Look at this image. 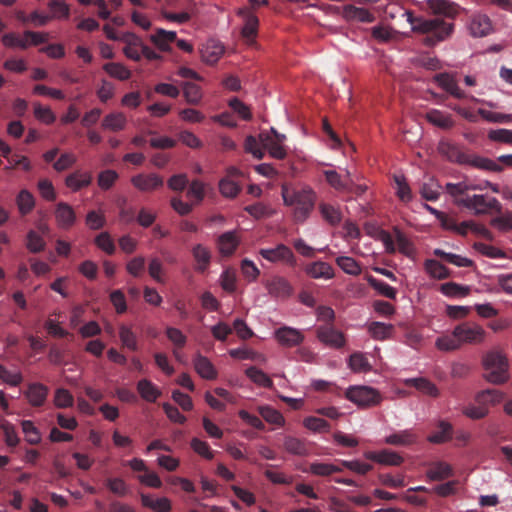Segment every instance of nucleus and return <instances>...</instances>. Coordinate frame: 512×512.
Masks as SVG:
<instances>
[{"mask_svg":"<svg viewBox=\"0 0 512 512\" xmlns=\"http://www.w3.org/2000/svg\"><path fill=\"white\" fill-rule=\"evenodd\" d=\"M54 217L60 229H70L77 220L76 213L71 205L66 202H58L55 205Z\"/></svg>","mask_w":512,"mask_h":512,"instance_id":"ddd939ff","label":"nucleus"},{"mask_svg":"<svg viewBox=\"0 0 512 512\" xmlns=\"http://www.w3.org/2000/svg\"><path fill=\"white\" fill-rule=\"evenodd\" d=\"M259 254L272 263L283 261L291 266L295 265V256L292 250L284 244H278L275 248L260 249Z\"/></svg>","mask_w":512,"mask_h":512,"instance_id":"9d476101","label":"nucleus"},{"mask_svg":"<svg viewBox=\"0 0 512 512\" xmlns=\"http://www.w3.org/2000/svg\"><path fill=\"white\" fill-rule=\"evenodd\" d=\"M426 271L431 277L442 280L450 276L448 268L437 260L429 259L425 262Z\"/></svg>","mask_w":512,"mask_h":512,"instance_id":"8fccbe9b","label":"nucleus"},{"mask_svg":"<svg viewBox=\"0 0 512 512\" xmlns=\"http://www.w3.org/2000/svg\"><path fill=\"white\" fill-rule=\"evenodd\" d=\"M26 247L31 253H39L45 249L46 242L41 235L30 230L26 236Z\"/></svg>","mask_w":512,"mask_h":512,"instance_id":"6e6d98bb","label":"nucleus"},{"mask_svg":"<svg viewBox=\"0 0 512 512\" xmlns=\"http://www.w3.org/2000/svg\"><path fill=\"white\" fill-rule=\"evenodd\" d=\"M439 152L444 155L449 161L456 162L458 164H467L469 161L470 154L465 153L462 149L451 143L442 141L439 144Z\"/></svg>","mask_w":512,"mask_h":512,"instance_id":"412c9836","label":"nucleus"},{"mask_svg":"<svg viewBox=\"0 0 512 512\" xmlns=\"http://www.w3.org/2000/svg\"><path fill=\"white\" fill-rule=\"evenodd\" d=\"M345 396L351 402L362 407L378 405L381 401L380 393L369 386H354L347 389Z\"/></svg>","mask_w":512,"mask_h":512,"instance_id":"0eeeda50","label":"nucleus"},{"mask_svg":"<svg viewBox=\"0 0 512 512\" xmlns=\"http://www.w3.org/2000/svg\"><path fill=\"white\" fill-rule=\"evenodd\" d=\"M284 204L294 207V218L297 222H304L314 208L316 195L311 189H290L282 187Z\"/></svg>","mask_w":512,"mask_h":512,"instance_id":"7ed1b4c3","label":"nucleus"},{"mask_svg":"<svg viewBox=\"0 0 512 512\" xmlns=\"http://www.w3.org/2000/svg\"><path fill=\"white\" fill-rule=\"evenodd\" d=\"M440 188L441 186L436 181L430 179L429 182L421 185L420 194L427 201H436L440 196Z\"/></svg>","mask_w":512,"mask_h":512,"instance_id":"bf43d9fd","label":"nucleus"},{"mask_svg":"<svg viewBox=\"0 0 512 512\" xmlns=\"http://www.w3.org/2000/svg\"><path fill=\"white\" fill-rule=\"evenodd\" d=\"M395 240L392 238L391 234L385 230H381L379 232V240L385 246V250L389 254H393L396 252L395 242L397 243L398 250L405 256H411L414 252L412 242L406 237V235L397 227L393 229Z\"/></svg>","mask_w":512,"mask_h":512,"instance_id":"423d86ee","label":"nucleus"},{"mask_svg":"<svg viewBox=\"0 0 512 512\" xmlns=\"http://www.w3.org/2000/svg\"><path fill=\"white\" fill-rule=\"evenodd\" d=\"M92 175L89 172L76 171L66 177V185L73 191H78L91 184Z\"/></svg>","mask_w":512,"mask_h":512,"instance_id":"7c9ffc66","label":"nucleus"},{"mask_svg":"<svg viewBox=\"0 0 512 512\" xmlns=\"http://www.w3.org/2000/svg\"><path fill=\"white\" fill-rule=\"evenodd\" d=\"M454 335L463 344H481L486 337L484 328L476 323L464 322L454 328Z\"/></svg>","mask_w":512,"mask_h":512,"instance_id":"6e6552de","label":"nucleus"},{"mask_svg":"<svg viewBox=\"0 0 512 512\" xmlns=\"http://www.w3.org/2000/svg\"><path fill=\"white\" fill-rule=\"evenodd\" d=\"M304 271L313 279H332L335 275L333 267L323 261H315L307 264Z\"/></svg>","mask_w":512,"mask_h":512,"instance_id":"5701e85b","label":"nucleus"},{"mask_svg":"<svg viewBox=\"0 0 512 512\" xmlns=\"http://www.w3.org/2000/svg\"><path fill=\"white\" fill-rule=\"evenodd\" d=\"M417 439L418 437L413 430L406 429L387 436L384 442L394 446H409L414 444Z\"/></svg>","mask_w":512,"mask_h":512,"instance_id":"a878e982","label":"nucleus"},{"mask_svg":"<svg viewBox=\"0 0 512 512\" xmlns=\"http://www.w3.org/2000/svg\"><path fill=\"white\" fill-rule=\"evenodd\" d=\"M22 431L25 434L26 441L31 445H36L41 441V434L38 428L30 420L21 422Z\"/></svg>","mask_w":512,"mask_h":512,"instance_id":"4d7b16f0","label":"nucleus"},{"mask_svg":"<svg viewBox=\"0 0 512 512\" xmlns=\"http://www.w3.org/2000/svg\"><path fill=\"white\" fill-rule=\"evenodd\" d=\"M137 391L141 398L147 402L154 403L161 396L158 387L148 379H141L137 383Z\"/></svg>","mask_w":512,"mask_h":512,"instance_id":"cd10ccee","label":"nucleus"},{"mask_svg":"<svg viewBox=\"0 0 512 512\" xmlns=\"http://www.w3.org/2000/svg\"><path fill=\"white\" fill-rule=\"evenodd\" d=\"M16 204L20 214L27 215L35 206L34 196L28 190L22 189L16 197Z\"/></svg>","mask_w":512,"mask_h":512,"instance_id":"c03bdc74","label":"nucleus"},{"mask_svg":"<svg viewBox=\"0 0 512 512\" xmlns=\"http://www.w3.org/2000/svg\"><path fill=\"white\" fill-rule=\"evenodd\" d=\"M365 458L382 465L399 466L403 463L404 459L397 452L391 450L369 451L364 454Z\"/></svg>","mask_w":512,"mask_h":512,"instance_id":"6ab92c4d","label":"nucleus"},{"mask_svg":"<svg viewBox=\"0 0 512 512\" xmlns=\"http://www.w3.org/2000/svg\"><path fill=\"white\" fill-rule=\"evenodd\" d=\"M0 380L10 386H18L23 381V375L19 370L11 371L6 366L0 365Z\"/></svg>","mask_w":512,"mask_h":512,"instance_id":"5fc2aeb1","label":"nucleus"},{"mask_svg":"<svg viewBox=\"0 0 512 512\" xmlns=\"http://www.w3.org/2000/svg\"><path fill=\"white\" fill-rule=\"evenodd\" d=\"M106 487L115 495L124 497L129 494L130 489L127 483L119 477L108 478L105 481Z\"/></svg>","mask_w":512,"mask_h":512,"instance_id":"864d4df0","label":"nucleus"},{"mask_svg":"<svg viewBox=\"0 0 512 512\" xmlns=\"http://www.w3.org/2000/svg\"><path fill=\"white\" fill-rule=\"evenodd\" d=\"M403 15L406 16L407 21L410 23L412 31L428 35L427 41L429 45L445 40L452 34L454 29L453 23L438 17L425 18L423 16H415L410 10H405Z\"/></svg>","mask_w":512,"mask_h":512,"instance_id":"f03ea898","label":"nucleus"},{"mask_svg":"<svg viewBox=\"0 0 512 512\" xmlns=\"http://www.w3.org/2000/svg\"><path fill=\"white\" fill-rule=\"evenodd\" d=\"M33 107L34 116L40 122L49 125L56 120V116L50 107L42 106L39 102L34 103Z\"/></svg>","mask_w":512,"mask_h":512,"instance_id":"0e129e2a","label":"nucleus"},{"mask_svg":"<svg viewBox=\"0 0 512 512\" xmlns=\"http://www.w3.org/2000/svg\"><path fill=\"white\" fill-rule=\"evenodd\" d=\"M469 31L473 37L481 38L489 35L493 30L491 19L482 13H475L469 21Z\"/></svg>","mask_w":512,"mask_h":512,"instance_id":"4468645a","label":"nucleus"},{"mask_svg":"<svg viewBox=\"0 0 512 512\" xmlns=\"http://www.w3.org/2000/svg\"><path fill=\"white\" fill-rule=\"evenodd\" d=\"M336 264L347 274L358 275L361 273L360 265L352 257L339 256L336 258Z\"/></svg>","mask_w":512,"mask_h":512,"instance_id":"680f3d73","label":"nucleus"},{"mask_svg":"<svg viewBox=\"0 0 512 512\" xmlns=\"http://www.w3.org/2000/svg\"><path fill=\"white\" fill-rule=\"evenodd\" d=\"M131 183L141 192H153L163 187L164 180L156 173H140L131 178Z\"/></svg>","mask_w":512,"mask_h":512,"instance_id":"9b49d317","label":"nucleus"},{"mask_svg":"<svg viewBox=\"0 0 512 512\" xmlns=\"http://www.w3.org/2000/svg\"><path fill=\"white\" fill-rule=\"evenodd\" d=\"M246 376L256 385L272 389L274 387V383L272 379L261 369L251 366L245 371Z\"/></svg>","mask_w":512,"mask_h":512,"instance_id":"72a5a7b5","label":"nucleus"},{"mask_svg":"<svg viewBox=\"0 0 512 512\" xmlns=\"http://www.w3.org/2000/svg\"><path fill=\"white\" fill-rule=\"evenodd\" d=\"M237 15L244 19L242 28V37L246 40H253L258 32L259 20L257 16L249 8H240Z\"/></svg>","mask_w":512,"mask_h":512,"instance_id":"dca6fc26","label":"nucleus"},{"mask_svg":"<svg viewBox=\"0 0 512 512\" xmlns=\"http://www.w3.org/2000/svg\"><path fill=\"white\" fill-rule=\"evenodd\" d=\"M452 475L451 466L445 462H436L427 471V477L433 481H441Z\"/></svg>","mask_w":512,"mask_h":512,"instance_id":"58836bf2","label":"nucleus"},{"mask_svg":"<svg viewBox=\"0 0 512 512\" xmlns=\"http://www.w3.org/2000/svg\"><path fill=\"white\" fill-rule=\"evenodd\" d=\"M202 58L207 63L213 64L217 62V60L220 58V56L224 52V48L221 45L218 44H207L202 49Z\"/></svg>","mask_w":512,"mask_h":512,"instance_id":"69168bd1","label":"nucleus"},{"mask_svg":"<svg viewBox=\"0 0 512 512\" xmlns=\"http://www.w3.org/2000/svg\"><path fill=\"white\" fill-rule=\"evenodd\" d=\"M426 119L429 123L442 128L450 129L454 126V121L449 114L433 109L426 113Z\"/></svg>","mask_w":512,"mask_h":512,"instance_id":"c9c22d12","label":"nucleus"},{"mask_svg":"<svg viewBox=\"0 0 512 512\" xmlns=\"http://www.w3.org/2000/svg\"><path fill=\"white\" fill-rule=\"evenodd\" d=\"M191 253L195 260V271L198 273H204L211 263V251L202 244H196L192 247Z\"/></svg>","mask_w":512,"mask_h":512,"instance_id":"4be33fe9","label":"nucleus"},{"mask_svg":"<svg viewBox=\"0 0 512 512\" xmlns=\"http://www.w3.org/2000/svg\"><path fill=\"white\" fill-rule=\"evenodd\" d=\"M127 123L126 116L121 112L107 114L102 120V128L113 132L121 131Z\"/></svg>","mask_w":512,"mask_h":512,"instance_id":"2f4dec72","label":"nucleus"},{"mask_svg":"<svg viewBox=\"0 0 512 512\" xmlns=\"http://www.w3.org/2000/svg\"><path fill=\"white\" fill-rule=\"evenodd\" d=\"M239 244V239L235 231L223 233L218 238L219 252L224 256H230L234 253Z\"/></svg>","mask_w":512,"mask_h":512,"instance_id":"bb28decb","label":"nucleus"},{"mask_svg":"<svg viewBox=\"0 0 512 512\" xmlns=\"http://www.w3.org/2000/svg\"><path fill=\"white\" fill-rule=\"evenodd\" d=\"M434 81L446 92L457 99H464L467 97L466 93L459 88L456 80L447 73L435 75Z\"/></svg>","mask_w":512,"mask_h":512,"instance_id":"b1692460","label":"nucleus"},{"mask_svg":"<svg viewBox=\"0 0 512 512\" xmlns=\"http://www.w3.org/2000/svg\"><path fill=\"white\" fill-rule=\"evenodd\" d=\"M437 431L428 436V441L435 444L444 443L452 437V425L444 420L439 421Z\"/></svg>","mask_w":512,"mask_h":512,"instance_id":"4c0bfd02","label":"nucleus"},{"mask_svg":"<svg viewBox=\"0 0 512 512\" xmlns=\"http://www.w3.org/2000/svg\"><path fill=\"white\" fill-rule=\"evenodd\" d=\"M119 338L123 347L131 351L139 349L137 336L129 326L123 324L119 327Z\"/></svg>","mask_w":512,"mask_h":512,"instance_id":"37998d69","label":"nucleus"},{"mask_svg":"<svg viewBox=\"0 0 512 512\" xmlns=\"http://www.w3.org/2000/svg\"><path fill=\"white\" fill-rule=\"evenodd\" d=\"M103 70L109 76L120 81L128 80L131 77V71L121 63L109 62L103 65Z\"/></svg>","mask_w":512,"mask_h":512,"instance_id":"79ce46f5","label":"nucleus"},{"mask_svg":"<svg viewBox=\"0 0 512 512\" xmlns=\"http://www.w3.org/2000/svg\"><path fill=\"white\" fill-rule=\"evenodd\" d=\"M141 503L155 512H170L171 510V502L166 497L154 500L150 495L141 494Z\"/></svg>","mask_w":512,"mask_h":512,"instance_id":"f704fd0d","label":"nucleus"},{"mask_svg":"<svg viewBox=\"0 0 512 512\" xmlns=\"http://www.w3.org/2000/svg\"><path fill=\"white\" fill-rule=\"evenodd\" d=\"M0 429L4 434L5 443L10 447H16L19 444V437L13 424L8 421H3L0 424Z\"/></svg>","mask_w":512,"mask_h":512,"instance_id":"338daca9","label":"nucleus"},{"mask_svg":"<svg viewBox=\"0 0 512 512\" xmlns=\"http://www.w3.org/2000/svg\"><path fill=\"white\" fill-rule=\"evenodd\" d=\"M348 364L354 372H367L371 370V365L367 358L360 352L353 353L349 357Z\"/></svg>","mask_w":512,"mask_h":512,"instance_id":"e2e57ef3","label":"nucleus"},{"mask_svg":"<svg viewBox=\"0 0 512 512\" xmlns=\"http://www.w3.org/2000/svg\"><path fill=\"white\" fill-rule=\"evenodd\" d=\"M480 185L469 184L465 181L459 183H447L445 185L446 192L454 198V202L458 206L472 210L474 215H488L493 212L501 213V203L492 196L473 194L469 192L474 190H482Z\"/></svg>","mask_w":512,"mask_h":512,"instance_id":"f257e3e1","label":"nucleus"},{"mask_svg":"<svg viewBox=\"0 0 512 512\" xmlns=\"http://www.w3.org/2000/svg\"><path fill=\"white\" fill-rule=\"evenodd\" d=\"M49 388L42 383H30L24 392L28 403L33 407H41L46 402Z\"/></svg>","mask_w":512,"mask_h":512,"instance_id":"a211bd4d","label":"nucleus"},{"mask_svg":"<svg viewBox=\"0 0 512 512\" xmlns=\"http://www.w3.org/2000/svg\"><path fill=\"white\" fill-rule=\"evenodd\" d=\"M259 140L263 148V151L267 150L272 158L278 160H283L286 158L287 151L285 146L280 145V143L274 141L270 132H268L267 130L261 131L259 134Z\"/></svg>","mask_w":512,"mask_h":512,"instance_id":"f3484780","label":"nucleus"},{"mask_svg":"<svg viewBox=\"0 0 512 512\" xmlns=\"http://www.w3.org/2000/svg\"><path fill=\"white\" fill-rule=\"evenodd\" d=\"M183 95L188 104L197 105L202 98L201 89L198 85L186 82L183 85Z\"/></svg>","mask_w":512,"mask_h":512,"instance_id":"052dcab7","label":"nucleus"},{"mask_svg":"<svg viewBox=\"0 0 512 512\" xmlns=\"http://www.w3.org/2000/svg\"><path fill=\"white\" fill-rule=\"evenodd\" d=\"M436 347L442 351H453L461 347L459 339L454 335V330L451 335H443L438 337L435 342Z\"/></svg>","mask_w":512,"mask_h":512,"instance_id":"13d9d810","label":"nucleus"},{"mask_svg":"<svg viewBox=\"0 0 512 512\" xmlns=\"http://www.w3.org/2000/svg\"><path fill=\"white\" fill-rule=\"evenodd\" d=\"M319 210L322 217L332 226L338 225L342 220L339 209L330 204L321 203L319 205Z\"/></svg>","mask_w":512,"mask_h":512,"instance_id":"09e8293b","label":"nucleus"},{"mask_svg":"<svg viewBox=\"0 0 512 512\" xmlns=\"http://www.w3.org/2000/svg\"><path fill=\"white\" fill-rule=\"evenodd\" d=\"M394 182L396 184V195L402 202H410L412 200L411 188L403 175H394Z\"/></svg>","mask_w":512,"mask_h":512,"instance_id":"49530a36","label":"nucleus"},{"mask_svg":"<svg viewBox=\"0 0 512 512\" xmlns=\"http://www.w3.org/2000/svg\"><path fill=\"white\" fill-rule=\"evenodd\" d=\"M276 340L283 346L294 347L304 340L303 334L292 327L283 326L275 331Z\"/></svg>","mask_w":512,"mask_h":512,"instance_id":"aec40b11","label":"nucleus"},{"mask_svg":"<svg viewBox=\"0 0 512 512\" xmlns=\"http://www.w3.org/2000/svg\"><path fill=\"white\" fill-rule=\"evenodd\" d=\"M434 255L457 267H472L474 264L472 260L466 257L458 254L448 253L442 249H435Z\"/></svg>","mask_w":512,"mask_h":512,"instance_id":"ea45409f","label":"nucleus"},{"mask_svg":"<svg viewBox=\"0 0 512 512\" xmlns=\"http://www.w3.org/2000/svg\"><path fill=\"white\" fill-rule=\"evenodd\" d=\"M258 412L266 422L278 426L284 425V417L278 410L268 405H264L258 407Z\"/></svg>","mask_w":512,"mask_h":512,"instance_id":"de8ad7c7","label":"nucleus"},{"mask_svg":"<svg viewBox=\"0 0 512 512\" xmlns=\"http://www.w3.org/2000/svg\"><path fill=\"white\" fill-rule=\"evenodd\" d=\"M406 383L428 396L437 397L439 394V390L435 384L425 378L408 379Z\"/></svg>","mask_w":512,"mask_h":512,"instance_id":"a19ab883","label":"nucleus"},{"mask_svg":"<svg viewBox=\"0 0 512 512\" xmlns=\"http://www.w3.org/2000/svg\"><path fill=\"white\" fill-rule=\"evenodd\" d=\"M368 331L373 339L383 341L392 337L394 326L392 324L374 321L369 324Z\"/></svg>","mask_w":512,"mask_h":512,"instance_id":"473e14b6","label":"nucleus"},{"mask_svg":"<svg viewBox=\"0 0 512 512\" xmlns=\"http://www.w3.org/2000/svg\"><path fill=\"white\" fill-rule=\"evenodd\" d=\"M483 367L486 370L485 379L493 384H503L508 381V360L499 350H492L483 357Z\"/></svg>","mask_w":512,"mask_h":512,"instance_id":"20e7f679","label":"nucleus"},{"mask_svg":"<svg viewBox=\"0 0 512 512\" xmlns=\"http://www.w3.org/2000/svg\"><path fill=\"white\" fill-rule=\"evenodd\" d=\"M440 291L449 297H464L470 292V287L455 282H447L441 285Z\"/></svg>","mask_w":512,"mask_h":512,"instance_id":"603ef678","label":"nucleus"},{"mask_svg":"<svg viewBox=\"0 0 512 512\" xmlns=\"http://www.w3.org/2000/svg\"><path fill=\"white\" fill-rule=\"evenodd\" d=\"M264 286L268 294L276 299H288L294 294V287L292 284L283 276L273 275L267 279Z\"/></svg>","mask_w":512,"mask_h":512,"instance_id":"1a4fd4ad","label":"nucleus"},{"mask_svg":"<svg viewBox=\"0 0 512 512\" xmlns=\"http://www.w3.org/2000/svg\"><path fill=\"white\" fill-rule=\"evenodd\" d=\"M119 41L125 44L123 53L125 56L133 61H140L142 57L148 60H159L161 55L152 50L149 46L144 44L143 40L131 32L123 33Z\"/></svg>","mask_w":512,"mask_h":512,"instance_id":"39448f33","label":"nucleus"},{"mask_svg":"<svg viewBox=\"0 0 512 512\" xmlns=\"http://www.w3.org/2000/svg\"><path fill=\"white\" fill-rule=\"evenodd\" d=\"M344 15L349 20H357L362 23H372L375 20L374 15L369 10L354 5L345 6Z\"/></svg>","mask_w":512,"mask_h":512,"instance_id":"c756f323","label":"nucleus"},{"mask_svg":"<svg viewBox=\"0 0 512 512\" xmlns=\"http://www.w3.org/2000/svg\"><path fill=\"white\" fill-rule=\"evenodd\" d=\"M193 364L196 372L202 378L212 380L217 377V371L207 357L197 354L193 360Z\"/></svg>","mask_w":512,"mask_h":512,"instance_id":"393cba45","label":"nucleus"},{"mask_svg":"<svg viewBox=\"0 0 512 512\" xmlns=\"http://www.w3.org/2000/svg\"><path fill=\"white\" fill-rule=\"evenodd\" d=\"M283 447L286 452L293 455L306 456L309 454L306 441L293 436H286L284 438Z\"/></svg>","mask_w":512,"mask_h":512,"instance_id":"c85d7f7f","label":"nucleus"},{"mask_svg":"<svg viewBox=\"0 0 512 512\" xmlns=\"http://www.w3.org/2000/svg\"><path fill=\"white\" fill-rule=\"evenodd\" d=\"M74 403L73 395L65 388H58L54 395V404L57 408L72 407Z\"/></svg>","mask_w":512,"mask_h":512,"instance_id":"774afa93","label":"nucleus"},{"mask_svg":"<svg viewBox=\"0 0 512 512\" xmlns=\"http://www.w3.org/2000/svg\"><path fill=\"white\" fill-rule=\"evenodd\" d=\"M504 398V394L497 389H486L477 393L475 401L477 404L484 405H496L500 403Z\"/></svg>","mask_w":512,"mask_h":512,"instance_id":"e433bc0d","label":"nucleus"},{"mask_svg":"<svg viewBox=\"0 0 512 512\" xmlns=\"http://www.w3.org/2000/svg\"><path fill=\"white\" fill-rule=\"evenodd\" d=\"M467 165H471L473 167L487 170V171H495L499 172L502 170V166L497 164L491 159L480 157L474 154H470L469 161Z\"/></svg>","mask_w":512,"mask_h":512,"instance_id":"a18cd8bd","label":"nucleus"},{"mask_svg":"<svg viewBox=\"0 0 512 512\" xmlns=\"http://www.w3.org/2000/svg\"><path fill=\"white\" fill-rule=\"evenodd\" d=\"M427 8L436 16L455 19L459 13V6L449 0H427Z\"/></svg>","mask_w":512,"mask_h":512,"instance_id":"2eb2a0df","label":"nucleus"},{"mask_svg":"<svg viewBox=\"0 0 512 512\" xmlns=\"http://www.w3.org/2000/svg\"><path fill=\"white\" fill-rule=\"evenodd\" d=\"M316 332L319 341L331 348L339 349L345 344L343 333L330 324L319 326Z\"/></svg>","mask_w":512,"mask_h":512,"instance_id":"f8f14e48","label":"nucleus"},{"mask_svg":"<svg viewBox=\"0 0 512 512\" xmlns=\"http://www.w3.org/2000/svg\"><path fill=\"white\" fill-rule=\"evenodd\" d=\"M1 41L5 47L8 48H20L27 49L30 46V43L24 36H20L17 33L10 32L6 33L2 36Z\"/></svg>","mask_w":512,"mask_h":512,"instance_id":"3c124183","label":"nucleus"}]
</instances>
